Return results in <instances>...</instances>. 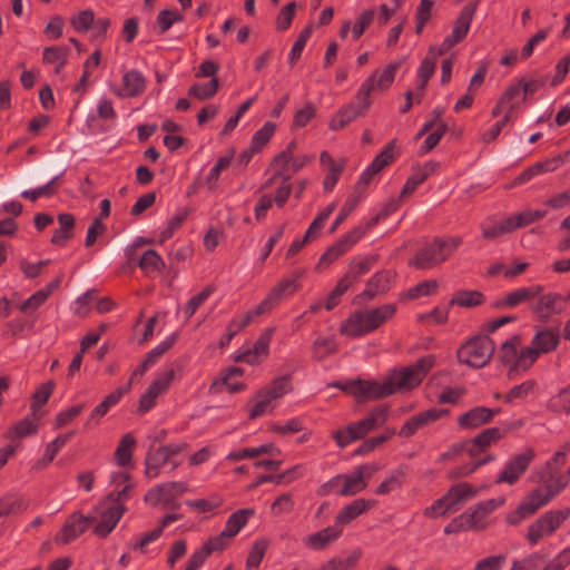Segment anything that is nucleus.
Here are the masks:
<instances>
[{
	"label": "nucleus",
	"mask_w": 570,
	"mask_h": 570,
	"mask_svg": "<svg viewBox=\"0 0 570 570\" xmlns=\"http://www.w3.org/2000/svg\"><path fill=\"white\" fill-rule=\"evenodd\" d=\"M566 456V451H557L546 463L538 476V481L544 484V489H533L514 511L507 514L505 521L509 525H518L530 518L567 488L570 480L569 470L561 473Z\"/></svg>",
	"instance_id": "1"
},
{
	"label": "nucleus",
	"mask_w": 570,
	"mask_h": 570,
	"mask_svg": "<svg viewBox=\"0 0 570 570\" xmlns=\"http://www.w3.org/2000/svg\"><path fill=\"white\" fill-rule=\"evenodd\" d=\"M460 245L459 238L449 240L434 239L420 246L410 261V265L419 269L439 265Z\"/></svg>",
	"instance_id": "2"
},
{
	"label": "nucleus",
	"mask_w": 570,
	"mask_h": 570,
	"mask_svg": "<svg viewBox=\"0 0 570 570\" xmlns=\"http://www.w3.org/2000/svg\"><path fill=\"white\" fill-rule=\"evenodd\" d=\"M494 351L495 344L488 334L476 335L458 350L456 357L460 363L474 368H482L490 362Z\"/></svg>",
	"instance_id": "3"
},
{
	"label": "nucleus",
	"mask_w": 570,
	"mask_h": 570,
	"mask_svg": "<svg viewBox=\"0 0 570 570\" xmlns=\"http://www.w3.org/2000/svg\"><path fill=\"white\" fill-rule=\"evenodd\" d=\"M357 384L358 392L354 393V397L358 402L381 400L396 393L397 391H403L402 387L397 386L399 380L394 370L389 373L382 383L357 379Z\"/></svg>",
	"instance_id": "4"
},
{
	"label": "nucleus",
	"mask_w": 570,
	"mask_h": 570,
	"mask_svg": "<svg viewBox=\"0 0 570 570\" xmlns=\"http://www.w3.org/2000/svg\"><path fill=\"white\" fill-rule=\"evenodd\" d=\"M569 517L570 508L568 507L543 513L528 529L527 539L529 543L534 546L543 535L552 534Z\"/></svg>",
	"instance_id": "5"
},
{
	"label": "nucleus",
	"mask_w": 570,
	"mask_h": 570,
	"mask_svg": "<svg viewBox=\"0 0 570 570\" xmlns=\"http://www.w3.org/2000/svg\"><path fill=\"white\" fill-rule=\"evenodd\" d=\"M537 301L531 305V311L540 321L547 322L554 315L562 314L570 304V291L567 294L547 292L539 294Z\"/></svg>",
	"instance_id": "6"
},
{
	"label": "nucleus",
	"mask_w": 570,
	"mask_h": 570,
	"mask_svg": "<svg viewBox=\"0 0 570 570\" xmlns=\"http://www.w3.org/2000/svg\"><path fill=\"white\" fill-rule=\"evenodd\" d=\"M434 362L433 355H426L401 371L394 370L399 380L397 386L402 387L403 391H410L419 386L428 372L433 367Z\"/></svg>",
	"instance_id": "7"
},
{
	"label": "nucleus",
	"mask_w": 570,
	"mask_h": 570,
	"mask_svg": "<svg viewBox=\"0 0 570 570\" xmlns=\"http://www.w3.org/2000/svg\"><path fill=\"white\" fill-rule=\"evenodd\" d=\"M294 144L291 142L286 150L281 153L274 160L275 174L273 177L267 179L262 189H266L275 184L277 176L289 175V178L294 173L299 170L306 163V157H295L293 155Z\"/></svg>",
	"instance_id": "8"
},
{
	"label": "nucleus",
	"mask_w": 570,
	"mask_h": 570,
	"mask_svg": "<svg viewBox=\"0 0 570 570\" xmlns=\"http://www.w3.org/2000/svg\"><path fill=\"white\" fill-rule=\"evenodd\" d=\"M188 491L186 482H165L148 490L144 501L153 507L159 503L169 504Z\"/></svg>",
	"instance_id": "9"
},
{
	"label": "nucleus",
	"mask_w": 570,
	"mask_h": 570,
	"mask_svg": "<svg viewBox=\"0 0 570 570\" xmlns=\"http://www.w3.org/2000/svg\"><path fill=\"white\" fill-rule=\"evenodd\" d=\"M377 470L376 464H363L356 466L352 473L343 474V485L337 494L351 497L362 492L367 487L365 478H371Z\"/></svg>",
	"instance_id": "10"
},
{
	"label": "nucleus",
	"mask_w": 570,
	"mask_h": 570,
	"mask_svg": "<svg viewBox=\"0 0 570 570\" xmlns=\"http://www.w3.org/2000/svg\"><path fill=\"white\" fill-rule=\"evenodd\" d=\"M534 455V451L529 448L524 452L512 456L504 465L503 471L498 475L495 483L514 484L527 471L528 466L533 461Z\"/></svg>",
	"instance_id": "11"
},
{
	"label": "nucleus",
	"mask_w": 570,
	"mask_h": 570,
	"mask_svg": "<svg viewBox=\"0 0 570 570\" xmlns=\"http://www.w3.org/2000/svg\"><path fill=\"white\" fill-rule=\"evenodd\" d=\"M274 332L275 327L265 328L254 343L253 347L239 353L235 357V361L249 365H257L264 362L269 355V345Z\"/></svg>",
	"instance_id": "12"
},
{
	"label": "nucleus",
	"mask_w": 570,
	"mask_h": 570,
	"mask_svg": "<svg viewBox=\"0 0 570 570\" xmlns=\"http://www.w3.org/2000/svg\"><path fill=\"white\" fill-rule=\"evenodd\" d=\"M510 431L508 426H493L481 431L478 435L470 440H465L468 445V454L471 458H476L484 453L492 444L500 441Z\"/></svg>",
	"instance_id": "13"
},
{
	"label": "nucleus",
	"mask_w": 570,
	"mask_h": 570,
	"mask_svg": "<svg viewBox=\"0 0 570 570\" xmlns=\"http://www.w3.org/2000/svg\"><path fill=\"white\" fill-rule=\"evenodd\" d=\"M364 236V229L355 227L337 243L332 245L321 257L318 266L322 268L327 267L338 257L348 252L362 237Z\"/></svg>",
	"instance_id": "14"
},
{
	"label": "nucleus",
	"mask_w": 570,
	"mask_h": 570,
	"mask_svg": "<svg viewBox=\"0 0 570 570\" xmlns=\"http://www.w3.org/2000/svg\"><path fill=\"white\" fill-rule=\"evenodd\" d=\"M367 309H357L341 324L340 333L347 337H360L374 332Z\"/></svg>",
	"instance_id": "15"
},
{
	"label": "nucleus",
	"mask_w": 570,
	"mask_h": 570,
	"mask_svg": "<svg viewBox=\"0 0 570 570\" xmlns=\"http://www.w3.org/2000/svg\"><path fill=\"white\" fill-rule=\"evenodd\" d=\"M501 407L490 409L487 406H475L458 417V425L463 430H474L491 423L494 416L501 413Z\"/></svg>",
	"instance_id": "16"
},
{
	"label": "nucleus",
	"mask_w": 570,
	"mask_h": 570,
	"mask_svg": "<svg viewBox=\"0 0 570 570\" xmlns=\"http://www.w3.org/2000/svg\"><path fill=\"white\" fill-rule=\"evenodd\" d=\"M126 511L124 504H111L100 514V520L94 528V533L99 538H107L116 528Z\"/></svg>",
	"instance_id": "17"
},
{
	"label": "nucleus",
	"mask_w": 570,
	"mask_h": 570,
	"mask_svg": "<svg viewBox=\"0 0 570 570\" xmlns=\"http://www.w3.org/2000/svg\"><path fill=\"white\" fill-rule=\"evenodd\" d=\"M131 389V380L124 386L116 389L114 392L108 394L102 402H100L90 413L85 428H90L91 423H99L100 419L104 417L108 411L119 403L121 397L127 394Z\"/></svg>",
	"instance_id": "18"
},
{
	"label": "nucleus",
	"mask_w": 570,
	"mask_h": 570,
	"mask_svg": "<svg viewBox=\"0 0 570 570\" xmlns=\"http://www.w3.org/2000/svg\"><path fill=\"white\" fill-rule=\"evenodd\" d=\"M167 463H171V470H175L179 462L169 460L161 446L151 444L145 458V474L149 479H155L159 475L160 469Z\"/></svg>",
	"instance_id": "19"
},
{
	"label": "nucleus",
	"mask_w": 570,
	"mask_h": 570,
	"mask_svg": "<svg viewBox=\"0 0 570 570\" xmlns=\"http://www.w3.org/2000/svg\"><path fill=\"white\" fill-rule=\"evenodd\" d=\"M343 534V529H341L335 522L333 525H328L313 534L307 535L304 539L305 546L315 550L322 551L326 549L330 544L337 541Z\"/></svg>",
	"instance_id": "20"
},
{
	"label": "nucleus",
	"mask_w": 570,
	"mask_h": 570,
	"mask_svg": "<svg viewBox=\"0 0 570 570\" xmlns=\"http://www.w3.org/2000/svg\"><path fill=\"white\" fill-rule=\"evenodd\" d=\"M86 532V524L80 518V512L69 515L61 530L56 534L55 541L58 544H68Z\"/></svg>",
	"instance_id": "21"
},
{
	"label": "nucleus",
	"mask_w": 570,
	"mask_h": 570,
	"mask_svg": "<svg viewBox=\"0 0 570 570\" xmlns=\"http://www.w3.org/2000/svg\"><path fill=\"white\" fill-rule=\"evenodd\" d=\"M375 501L366 499H356L343 507L335 517V523L343 529L361 514L373 508Z\"/></svg>",
	"instance_id": "22"
},
{
	"label": "nucleus",
	"mask_w": 570,
	"mask_h": 570,
	"mask_svg": "<svg viewBox=\"0 0 570 570\" xmlns=\"http://www.w3.org/2000/svg\"><path fill=\"white\" fill-rule=\"evenodd\" d=\"M288 287L274 288L256 307L249 309L244 316H249V323L255 316H261L272 311L287 295Z\"/></svg>",
	"instance_id": "23"
},
{
	"label": "nucleus",
	"mask_w": 570,
	"mask_h": 570,
	"mask_svg": "<svg viewBox=\"0 0 570 570\" xmlns=\"http://www.w3.org/2000/svg\"><path fill=\"white\" fill-rule=\"evenodd\" d=\"M293 390L291 375L274 379L268 385L257 391V396H267L271 401L281 399Z\"/></svg>",
	"instance_id": "24"
},
{
	"label": "nucleus",
	"mask_w": 570,
	"mask_h": 570,
	"mask_svg": "<svg viewBox=\"0 0 570 570\" xmlns=\"http://www.w3.org/2000/svg\"><path fill=\"white\" fill-rule=\"evenodd\" d=\"M362 116V108L355 102L343 106L331 119L330 128L334 131L341 130L353 120Z\"/></svg>",
	"instance_id": "25"
},
{
	"label": "nucleus",
	"mask_w": 570,
	"mask_h": 570,
	"mask_svg": "<svg viewBox=\"0 0 570 570\" xmlns=\"http://www.w3.org/2000/svg\"><path fill=\"white\" fill-rule=\"evenodd\" d=\"M407 465L401 464L395 470H393L384 481H382L375 489V493L377 495H385L390 492L401 489L405 483L406 474H407Z\"/></svg>",
	"instance_id": "26"
},
{
	"label": "nucleus",
	"mask_w": 570,
	"mask_h": 570,
	"mask_svg": "<svg viewBox=\"0 0 570 570\" xmlns=\"http://www.w3.org/2000/svg\"><path fill=\"white\" fill-rule=\"evenodd\" d=\"M531 342L541 354H547L558 347L560 343V334L558 330L546 328L539 331Z\"/></svg>",
	"instance_id": "27"
},
{
	"label": "nucleus",
	"mask_w": 570,
	"mask_h": 570,
	"mask_svg": "<svg viewBox=\"0 0 570 570\" xmlns=\"http://www.w3.org/2000/svg\"><path fill=\"white\" fill-rule=\"evenodd\" d=\"M392 146L393 142L386 146L384 150L379 156H376L372 164L364 170L360 178L361 184L367 185L376 174H379L385 166H387L392 161Z\"/></svg>",
	"instance_id": "28"
},
{
	"label": "nucleus",
	"mask_w": 570,
	"mask_h": 570,
	"mask_svg": "<svg viewBox=\"0 0 570 570\" xmlns=\"http://www.w3.org/2000/svg\"><path fill=\"white\" fill-rule=\"evenodd\" d=\"M145 88V79L141 73L131 70L124 75L122 88L115 90L120 97H129L139 95Z\"/></svg>",
	"instance_id": "29"
},
{
	"label": "nucleus",
	"mask_w": 570,
	"mask_h": 570,
	"mask_svg": "<svg viewBox=\"0 0 570 570\" xmlns=\"http://www.w3.org/2000/svg\"><path fill=\"white\" fill-rule=\"evenodd\" d=\"M255 514L252 508L239 509L232 513L225 523L224 533L232 539L235 537L247 523L248 518Z\"/></svg>",
	"instance_id": "30"
},
{
	"label": "nucleus",
	"mask_w": 570,
	"mask_h": 570,
	"mask_svg": "<svg viewBox=\"0 0 570 570\" xmlns=\"http://www.w3.org/2000/svg\"><path fill=\"white\" fill-rule=\"evenodd\" d=\"M537 295L538 291H534L532 287H522L495 301L493 306L497 308L515 307L521 303L534 298Z\"/></svg>",
	"instance_id": "31"
},
{
	"label": "nucleus",
	"mask_w": 570,
	"mask_h": 570,
	"mask_svg": "<svg viewBox=\"0 0 570 570\" xmlns=\"http://www.w3.org/2000/svg\"><path fill=\"white\" fill-rule=\"evenodd\" d=\"M444 495L446 497L452 509L456 511L459 504L464 502L466 499L476 495V490L472 484L468 482H461L452 485Z\"/></svg>",
	"instance_id": "32"
},
{
	"label": "nucleus",
	"mask_w": 570,
	"mask_h": 570,
	"mask_svg": "<svg viewBox=\"0 0 570 570\" xmlns=\"http://www.w3.org/2000/svg\"><path fill=\"white\" fill-rule=\"evenodd\" d=\"M321 161L323 166H325L326 169L328 170L324 179L323 186L326 191H331L335 187L338 177L343 170V164L336 163L326 151L322 153Z\"/></svg>",
	"instance_id": "33"
},
{
	"label": "nucleus",
	"mask_w": 570,
	"mask_h": 570,
	"mask_svg": "<svg viewBox=\"0 0 570 570\" xmlns=\"http://www.w3.org/2000/svg\"><path fill=\"white\" fill-rule=\"evenodd\" d=\"M279 454L281 450L275 448L273 443L262 444L257 448H244L239 451L230 452L226 459L229 461H239L244 459L257 458L261 454Z\"/></svg>",
	"instance_id": "34"
},
{
	"label": "nucleus",
	"mask_w": 570,
	"mask_h": 570,
	"mask_svg": "<svg viewBox=\"0 0 570 570\" xmlns=\"http://www.w3.org/2000/svg\"><path fill=\"white\" fill-rule=\"evenodd\" d=\"M38 432V424L29 416L20 420L13 426L9 428L4 433V438L11 441L33 435Z\"/></svg>",
	"instance_id": "35"
},
{
	"label": "nucleus",
	"mask_w": 570,
	"mask_h": 570,
	"mask_svg": "<svg viewBox=\"0 0 570 570\" xmlns=\"http://www.w3.org/2000/svg\"><path fill=\"white\" fill-rule=\"evenodd\" d=\"M135 445L136 439L131 433L122 435L115 452V459L119 466H126L130 463Z\"/></svg>",
	"instance_id": "36"
},
{
	"label": "nucleus",
	"mask_w": 570,
	"mask_h": 570,
	"mask_svg": "<svg viewBox=\"0 0 570 570\" xmlns=\"http://www.w3.org/2000/svg\"><path fill=\"white\" fill-rule=\"evenodd\" d=\"M397 311L396 304H383L375 308L367 309L371 317V325L376 331L386 322L392 320Z\"/></svg>",
	"instance_id": "37"
},
{
	"label": "nucleus",
	"mask_w": 570,
	"mask_h": 570,
	"mask_svg": "<svg viewBox=\"0 0 570 570\" xmlns=\"http://www.w3.org/2000/svg\"><path fill=\"white\" fill-rule=\"evenodd\" d=\"M484 302V295L479 291H459L450 301L449 306L475 307Z\"/></svg>",
	"instance_id": "38"
},
{
	"label": "nucleus",
	"mask_w": 570,
	"mask_h": 570,
	"mask_svg": "<svg viewBox=\"0 0 570 570\" xmlns=\"http://www.w3.org/2000/svg\"><path fill=\"white\" fill-rule=\"evenodd\" d=\"M521 343V338L519 335H513L509 340H507L500 347L498 360L503 365H513L515 360L518 358L517 348Z\"/></svg>",
	"instance_id": "39"
},
{
	"label": "nucleus",
	"mask_w": 570,
	"mask_h": 570,
	"mask_svg": "<svg viewBox=\"0 0 570 570\" xmlns=\"http://www.w3.org/2000/svg\"><path fill=\"white\" fill-rule=\"evenodd\" d=\"M475 9V3H469L462 9V12L456 19L453 28V32L455 33L456 38L463 39L468 35Z\"/></svg>",
	"instance_id": "40"
},
{
	"label": "nucleus",
	"mask_w": 570,
	"mask_h": 570,
	"mask_svg": "<svg viewBox=\"0 0 570 570\" xmlns=\"http://www.w3.org/2000/svg\"><path fill=\"white\" fill-rule=\"evenodd\" d=\"M247 325H249V316H239L230 320L226 326V331L218 342L220 348H225L229 345L230 341Z\"/></svg>",
	"instance_id": "41"
},
{
	"label": "nucleus",
	"mask_w": 570,
	"mask_h": 570,
	"mask_svg": "<svg viewBox=\"0 0 570 570\" xmlns=\"http://www.w3.org/2000/svg\"><path fill=\"white\" fill-rule=\"evenodd\" d=\"M540 354V351H538L537 347L533 346L532 344L530 346L522 348L518 354V358L510 367L509 375H511L512 372L518 371L519 368L523 371L528 370L537 361Z\"/></svg>",
	"instance_id": "42"
},
{
	"label": "nucleus",
	"mask_w": 570,
	"mask_h": 570,
	"mask_svg": "<svg viewBox=\"0 0 570 570\" xmlns=\"http://www.w3.org/2000/svg\"><path fill=\"white\" fill-rule=\"evenodd\" d=\"M58 222L60 225V228L55 230L51 243L53 244H60L71 237V230L75 225V218L70 214H60L58 216Z\"/></svg>",
	"instance_id": "43"
},
{
	"label": "nucleus",
	"mask_w": 570,
	"mask_h": 570,
	"mask_svg": "<svg viewBox=\"0 0 570 570\" xmlns=\"http://www.w3.org/2000/svg\"><path fill=\"white\" fill-rule=\"evenodd\" d=\"M69 49L66 47H47L43 50V61L46 63H56V73L61 71V68L67 62Z\"/></svg>",
	"instance_id": "44"
},
{
	"label": "nucleus",
	"mask_w": 570,
	"mask_h": 570,
	"mask_svg": "<svg viewBox=\"0 0 570 570\" xmlns=\"http://www.w3.org/2000/svg\"><path fill=\"white\" fill-rule=\"evenodd\" d=\"M361 554L362 553L360 550H355L350 557L345 559L332 558L325 564H323L320 570H353L356 567Z\"/></svg>",
	"instance_id": "45"
},
{
	"label": "nucleus",
	"mask_w": 570,
	"mask_h": 570,
	"mask_svg": "<svg viewBox=\"0 0 570 570\" xmlns=\"http://www.w3.org/2000/svg\"><path fill=\"white\" fill-rule=\"evenodd\" d=\"M50 294L51 291L49 288H41L28 297L24 302L18 304L17 308L24 314L32 313L47 301Z\"/></svg>",
	"instance_id": "46"
},
{
	"label": "nucleus",
	"mask_w": 570,
	"mask_h": 570,
	"mask_svg": "<svg viewBox=\"0 0 570 570\" xmlns=\"http://www.w3.org/2000/svg\"><path fill=\"white\" fill-rule=\"evenodd\" d=\"M268 540L261 538L254 541L247 556L246 568H258L268 548Z\"/></svg>",
	"instance_id": "47"
},
{
	"label": "nucleus",
	"mask_w": 570,
	"mask_h": 570,
	"mask_svg": "<svg viewBox=\"0 0 570 570\" xmlns=\"http://www.w3.org/2000/svg\"><path fill=\"white\" fill-rule=\"evenodd\" d=\"M395 434L394 429H386V431L377 436L370 438L365 441H363L360 446L354 451V455H364L373 450H375L379 445L383 444L384 442L389 441L393 435Z\"/></svg>",
	"instance_id": "48"
},
{
	"label": "nucleus",
	"mask_w": 570,
	"mask_h": 570,
	"mask_svg": "<svg viewBox=\"0 0 570 570\" xmlns=\"http://www.w3.org/2000/svg\"><path fill=\"white\" fill-rule=\"evenodd\" d=\"M400 68V62H393L389 65L383 71H375V89L384 91L386 90L394 81L395 73Z\"/></svg>",
	"instance_id": "49"
},
{
	"label": "nucleus",
	"mask_w": 570,
	"mask_h": 570,
	"mask_svg": "<svg viewBox=\"0 0 570 570\" xmlns=\"http://www.w3.org/2000/svg\"><path fill=\"white\" fill-rule=\"evenodd\" d=\"M435 165H426V167L422 171H417L413 174L404 185L401 191V198H405L411 195L419 185H421L428 176L434 170Z\"/></svg>",
	"instance_id": "50"
},
{
	"label": "nucleus",
	"mask_w": 570,
	"mask_h": 570,
	"mask_svg": "<svg viewBox=\"0 0 570 570\" xmlns=\"http://www.w3.org/2000/svg\"><path fill=\"white\" fill-rule=\"evenodd\" d=\"M218 87L219 81L216 78H213L206 83H194L189 88V95L197 99L205 100L213 97L216 94Z\"/></svg>",
	"instance_id": "51"
},
{
	"label": "nucleus",
	"mask_w": 570,
	"mask_h": 570,
	"mask_svg": "<svg viewBox=\"0 0 570 570\" xmlns=\"http://www.w3.org/2000/svg\"><path fill=\"white\" fill-rule=\"evenodd\" d=\"M175 377V370L173 367L159 373L157 377L149 384L148 390L153 391L157 396L167 391Z\"/></svg>",
	"instance_id": "52"
},
{
	"label": "nucleus",
	"mask_w": 570,
	"mask_h": 570,
	"mask_svg": "<svg viewBox=\"0 0 570 570\" xmlns=\"http://www.w3.org/2000/svg\"><path fill=\"white\" fill-rule=\"evenodd\" d=\"M313 350L318 360H324L328 355L335 353L336 343L333 338L321 336L314 341Z\"/></svg>",
	"instance_id": "53"
},
{
	"label": "nucleus",
	"mask_w": 570,
	"mask_h": 570,
	"mask_svg": "<svg viewBox=\"0 0 570 570\" xmlns=\"http://www.w3.org/2000/svg\"><path fill=\"white\" fill-rule=\"evenodd\" d=\"M177 338H178V334L174 333L168 338H166L164 342H161L156 347H154L151 351H149L145 357L147 363H149L150 365H154L161 355H164L168 350H170L174 346Z\"/></svg>",
	"instance_id": "54"
},
{
	"label": "nucleus",
	"mask_w": 570,
	"mask_h": 570,
	"mask_svg": "<svg viewBox=\"0 0 570 570\" xmlns=\"http://www.w3.org/2000/svg\"><path fill=\"white\" fill-rule=\"evenodd\" d=\"M525 263H518L513 267H509L504 264H498L490 269V273L492 275H502V281L512 282L517 275L521 274L525 269Z\"/></svg>",
	"instance_id": "55"
},
{
	"label": "nucleus",
	"mask_w": 570,
	"mask_h": 570,
	"mask_svg": "<svg viewBox=\"0 0 570 570\" xmlns=\"http://www.w3.org/2000/svg\"><path fill=\"white\" fill-rule=\"evenodd\" d=\"M85 409L86 404L81 403L59 412L55 417V428L61 429L66 426L68 423L79 416Z\"/></svg>",
	"instance_id": "56"
},
{
	"label": "nucleus",
	"mask_w": 570,
	"mask_h": 570,
	"mask_svg": "<svg viewBox=\"0 0 570 570\" xmlns=\"http://www.w3.org/2000/svg\"><path fill=\"white\" fill-rule=\"evenodd\" d=\"M232 158V156L220 157L216 165L210 169L208 176L206 177V183L210 190H215L217 188L218 177L223 170L229 167Z\"/></svg>",
	"instance_id": "57"
},
{
	"label": "nucleus",
	"mask_w": 570,
	"mask_h": 570,
	"mask_svg": "<svg viewBox=\"0 0 570 570\" xmlns=\"http://www.w3.org/2000/svg\"><path fill=\"white\" fill-rule=\"evenodd\" d=\"M550 407L559 413H570V385L562 389L551 399Z\"/></svg>",
	"instance_id": "58"
},
{
	"label": "nucleus",
	"mask_w": 570,
	"mask_h": 570,
	"mask_svg": "<svg viewBox=\"0 0 570 570\" xmlns=\"http://www.w3.org/2000/svg\"><path fill=\"white\" fill-rule=\"evenodd\" d=\"M57 180L58 177H55L43 186L37 187L35 189L23 190L21 193V196L32 202L37 200L40 197H50L55 193Z\"/></svg>",
	"instance_id": "59"
},
{
	"label": "nucleus",
	"mask_w": 570,
	"mask_h": 570,
	"mask_svg": "<svg viewBox=\"0 0 570 570\" xmlns=\"http://www.w3.org/2000/svg\"><path fill=\"white\" fill-rule=\"evenodd\" d=\"M449 512H454V510L449 503L446 497L442 495L440 499L435 500L430 507L425 508L423 514L428 518H436L440 515H445Z\"/></svg>",
	"instance_id": "60"
},
{
	"label": "nucleus",
	"mask_w": 570,
	"mask_h": 570,
	"mask_svg": "<svg viewBox=\"0 0 570 570\" xmlns=\"http://www.w3.org/2000/svg\"><path fill=\"white\" fill-rule=\"evenodd\" d=\"M183 16L175 10H163L157 16V26L160 33H165L177 21H181Z\"/></svg>",
	"instance_id": "61"
},
{
	"label": "nucleus",
	"mask_w": 570,
	"mask_h": 570,
	"mask_svg": "<svg viewBox=\"0 0 570 570\" xmlns=\"http://www.w3.org/2000/svg\"><path fill=\"white\" fill-rule=\"evenodd\" d=\"M505 561V554L490 556L479 560L474 566V570H501Z\"/></svg>",
	"instance_id": "62"
},
{
	"label": "nucleus",
	"mask_w": 570,
	"mask_h": 570,
	"mask_svg": "<svg viewBox=\"0 0 570 570\" xmlns=\"http://www.w3.org/2000/svg\"><path fill=\"white\" fill-rule=\"evenodd\" d=\"M570 564V547L550 560L542 570H564Z\"/></svg>",
	"instance_id": "63"
},
{
	"label": "nucleus",
	"mask_w": 570,
	"mask_h": 570,
	"mask_svg": "<svg viewBox=\"0 0 570 570\" xmlns=\"http://www.w3.org/2000/svg\"><path fill=\"white\" fill-rule=\"evenodd\" d=\"M570 564V547L550 560L542 570H564Z\"/></svg>",
	"instance_id": "64"
}]
</instances>
